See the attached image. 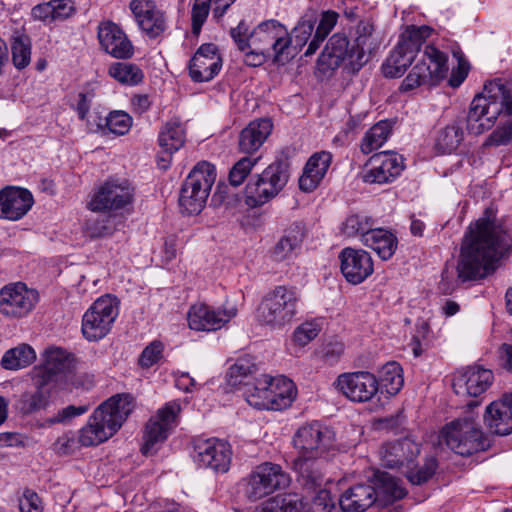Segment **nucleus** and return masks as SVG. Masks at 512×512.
<instances>
[{"mask_svg":"<svg viewBox=\"0 0 512 512\" xmlns=\"http://www.w3.org/2000/svg\"><path fill=\"white\" fill-rule=\"evenodd\" d=\"M509 234L486 210L465 233L457 263V282L478 281L494 273Z\"/></svg>","mask_w":512,"mask_h":512,"instance_id":"obj_1","label":"nucleus"},{"mask_svg":"<svg viewBox=\"0 0 512 512\" xmlns=\"http://www.w3.org/2000/svg\"><path fill=\"white\" fill-rule=\"evenodd\" d=\"M132 412L129 395H115L100 404L79 430L78 440L84 447L97 446L111 438Z\"/></svg>","mask_w":512,"mask_h":512,"instance_id":"obj_2","label":"nucleus"},{"mask_svg":"<svg viewBox=\"0 0 512 512\" xmlns=\"http://www.w3.org/2000/svg\"><path fill=\"white\" fill-rule=\"evenodd\" d=\"M505 112L512 115V91L501 80H492L484 85L470 105L467 129L475 135L489 130L497 117Z\"/></svg>","mask_w":512,"mask_h":512,"instance_id":"obj_3","label":"nucleus"},{"mask_svg":"<svg viewBox=\"0 0 512 512\" xmlns=\"http://www.w3.org/2000/svg\"><path fill=\"white\" fill-rule=\"evenodd\" d=\"M289 177L288 156L283 151L261 173L250 177L244 189L245 204L258 208L268 203L284 189Z\"/></svg>","mask_w":512,"mask_h":512,"instance_id":"obj_4","label":"nucleus"},{"mask_svg":"<svg viewBox=\"0 0 512 512\" xmlns=\"http://www.w3.org/2000/svg\"><path fill=\"white\" fill-rule=\"evenodd\" d=\"M297 395L294 382L284 376L262 375L245 392L248 404L259 410H283L291 406Z\"/></svg>","mask_w":512,"mask_h":512,"instance_id":"obj_5","label":"nucleus"},{"mask_svg":"<svg viewBox=\"0 0 512 512\" xmlns=\"http://www.w3.org/2000/svg\"><path fill=\"white\" fill-rule=\"evenodd\" d=\"M300 293L295 287L276 286L265 295L259 309V320L273 329L291 324L298 313Z\"/></svg>","mask_w":512,"mask_h":512,"instance_id":"obj_6","label":"nucleus"},{"mask_svg":"<svg viewBox=\"0 0 512 512\" xmlns=\"http://www.w3.org/2000/svg\"><path fill=\"white\" fill-rule=\"evenodd\" d=\"M216 180L215 166L207 161L197 163L184 180L179 194V207L183 214L196 215L205 207Z\"/></svg>","mask_w":512,"mask_h":512,"instance_id":"obj_7","label":"nucleus"},{"mask_svg":"<svg viewBox=\"0 0 512 512\" xmlns=\"http://www.w3.org/2000/svg\"><path fill=\"white\" fill-rule=\"evenodd\" d=\"M439 438L454 453L461 456H470L484 451L489 446L483 431L472 415L459 417L447 423L441 429Z\"/></svg>","mask_w":512,"mask_h":512,"instance_id":"obj_8","label":"nucleus"},{"mask_svg":"<svg viewBox=\"0 0 512 512\" xmlns=\"http://www.w3.org/2000/svg\"><path fill=\"white\" fill-rule=\"evenodd\" d=\"M432 32L433 29L427 25L408 26L400 35L396 47L382 65L384 76L387 78L402 76Z\"/></svg>","mask_w":512,"mask_h":512,"instance_id":"obj_9","label":"nucleus"},{"mask_svg":"<svg viewBox=\"0 0 512 512\" xmlns=\"http://www.w3.org/2000/svg\"><path fill=\"white\" fill-rule=\"evenodd\" d=\"M250 40L256 49L272 56V63L283 66L294 58L292 39L285 25L270 19L259 23L250 33Z\"/></svg>","mask_w":512,"mask_h":512,"instance_id":"obj_10","label":"nucleus"},{"mask_svg":"<svg viewBox=\"0 0 512 512\" xmlns=\"http://www.w3.org/2000/svg\"><path fill=\"white\" fill-rule=\"evenodd\" d=\"M448 56L434 45H425L420 59L402 81L399 90L408 92L428 85L436 86L448 74Z\"/></svg>","mask_w":512,"mask_h":512,"instance_id":"obj_11","label":"nucleus"},{"mask_svg":"<svg viewBox=\"0 0 512 512\" xmlns=\"http://www.w3.org/2000/svg\"><path fill=\"white\" fill-rule=\"evenodd\" d=\"M368 62L363 50H358L344 33L333 34L318 58V65L323 69L334 70L345 63L348 69L356 73Z\"/></svg>","mask_w":512,"mask_h":512,"instance_id":"obj_12","label":"nucleus"},{"mask_svg":"<svg viewBox=\"0 0 512 512\" xmlns=\"http://www.w3.org/2000/svg\"><path fill=\"white\" fill-rule=\"evenodd\" d=\"M289 484L290 476L279 464L264 462L244 478V494L250 501H257Z\"/></svg>","mask_w":512,"mask_h":512,"instance_id":"obj_13","label":"nucleus"},{"mask_svg":"<svg viewBox=\"0 0 512 512\" xmlns=\"http://www.w3.org/2000/svg\"><path fill=\"white\" fill-rule=\"evenodd\" d=\"M119 313L115 298L108 295L92 303L82 317L81 332L89 342L103 339L111 330Z\"/></svg>","mask_w":512,"mask_h":512,"instance_id":"obj_14","label":"nucleus"},{"mask_svg":"<svg viewBox=\"0 0 512 512\" xmlns=\"http://www.w3.org/2000/svg\"><path fill=\"white\" fill-rule=\"evenodd\" d=\"M135 190L126 179H108L93 194L88 209L93 212H116L134 202Z\"/></svg>","mask_w":512,"mask_h":512,"instance_id":"obj_15","label":"nucleus"},{"mask_svg":"<svg viewBox=\"0 0 512 512\" xmlns=\"http://www.w3.org/2000/svg\"><path fill=\"white\" fill-rule=\"evenodd\" d=\"M334 441V431L318 421L302 425L293 437V444L301 451V456L311 457H322L333 446Z\"/></svg>","mask_w":512,"mask_h":512,"instance_id":"obj_16","label":"nucleus"},{"mask_svg":"<svg viewBox=\"0 0 512 512\" xmlns=\"http://www.w3.org/2000/svg\"><path fill=\"white\" fill-rule=\"evenodd\" d=\"M194 461L217 473H226L231 464L232 450L228 442L217 438L196 439L193 442Z\"/></svg>","mask_w":512,"mask_h":512,"instance_id":"obj_17","label":"nucleus"},{"mask_svg":"<svg viewBox=\"0 0 512 512\" xmlns=\"http://www.w3.org/2000/svg\"><path fill=\"white\" fill-rule=\"evenodd\" d=\"M334 385L346 398L357 403L370 401L379 390L378 379L368 371L340 374Z\"/></svg>","mask_w":512,"mask_h":512,"instance_id":"obj_18","label":"nucleus"},{"mask_svg":"<svg viewBox=\"0 0 512 512\" xmlns=\"http://www.w3.org/2000/svg\"><path fill=\"white\" fill-rule=\"evenodd\" d=\"M179 411V404L169 402L163 408L159 409L154 417L150 418L145 427L143 436L144 444L141 448L142 454H152L155 450V446L167 439L168 433L175 424Z\"/></svg>","mask_w":512,"mask_h":512,"instance_id":"obj_19","label":"nucleus"},{"mask_svg":"<svg viewBox=\"0 0 512 512\" xmlns=\"http://www.w3.org/2000/svg\"><path fill=\"white\" fill-rule=\"evenodd\" d=\"M129 8L139 29L149 39L162 36L168 29L167 15L154 0H131Z\"/></svg>","mask_w":512,"mask_h":512,"instance_id":"obj_20","label":"nucleus"},{"mask_svg":"<svg viewBox=\"0 0 512 512\" xmlns=\"http://www.w3.org/2000/svg\"><path fill=\"white\" fill-rule=\"evenodd\" d=\"M37 300L38 294L24 283H10L0 290V313L15 318L26 316Z\"/></svg>","mask_w":512,"mask_h":512,"instance_id":"obj_21","label":"nucleus"},{"mask_svg":"<svg viewBox=\"0 0 512 512\" xmlns=\"http://www.w3.org/2000/svg\"><path fill=\"white\" fill-rule=\"evenodd\" d=\"M370 168L363 172L365 183L383 184L392 182L404 169V158L393 151H383L374 154L368 161Z\"/></svg>","mask_w":512,"mask_h":512,"instance_id":"obj_22","label":"nucleus"},{"mask_svg":"<svg viewBox=\"0 0 512 512\" xmlns=\"http://www.w3.org/2000/svg\"><path fill=\"white\" fill-rule=\"evenodd\" d=\"M237 314L234 306L215 309L204 303L190 307L187 320L190 329L195 331H215L222 328Z\"/></svg>","mask_w":512,"mask_h":512,"instance_id":"obj_23","label":"nucleus"},{"mask_svg":"<svg viewBox=\"0 0 512 512\" xmlns=\"http://www.w3.org/2000/svg\"><path fill=\"white\" fill-rule=\"evenodd\" d=\"M222 68V58L213 43L202 44L189 61V76L194 82L212 80Z\"/></svg>","mask_w":512,"mask_h":512,"instance_id":"obj_24","label":"nucleus"},{"mask_svg":"<svg viewBox=\"0 0 512 512\" xmlns=\"http://www.w3.org/2000/svg\"><path fill=\"white\" fill-rule=\"evenodd\" d=\"M97 37L101 48L116 59H129L134 54V46L122 28L112 21L98 25Z\"/></svg>","mask_w":512,"mask_h":512,"instance_id":"obj_25","label":"nucleus"},{"mask_svg":"<svg viewBox=\"0 0 512 512\" xmlns=\"http://www.w3.org/2000/svg\"><path fill=\"white\" fill-rule=\"evenodd\" d=\"M340 269L351 284H360L373 273V261L370 254L362 249L344 248L339 255Z\"/></svg>","mask_w":512,"mask_h":512,"instance_id":"obj_26","label":"nucleus"},{"mask_svg":"<svg viewBox=\"0 0 512 512\" xmlns=\"http://www.w3.org/2000/svg\"><path fill=\"white\" fill-rule=\"evenodd\" d=\"M34 203L31 192L20 187H6L0 191V218L17 221L23 218Z\"/></svg>","mask_w":512,"mask_h":512,"instance_id":"obj_27","label":"nucleus"},{"mask_svg":"<svg viewBox=\"0 0 512 512\" xmlns=\"http://www.w3.org/2000/svg\"><path fill=\"white\" fill-rule=\"evenodd\" d=\"M493 373L479 366L465 368L453 381V389L457 395L477 397L491 385Z\"/></svg>","mask_w":512,"mask_h":512,"instance_id":"obj_28","label":"nucleus"},{"mask_svg":"<svg viewBox=\"0 0 512 512\" xmlns=\"http://www.w3.org/2000/svg\"><path fill=\"white\" fill-rule=\"evenodd\" d=\"M420 454V445L406 437L383 447L382 462L388 468H409Z\"/></svg>","mask_w":512,"mask_h":512,"instance_id":"obj_29","label":"nucleus"},{"mask_svg":"<svg viewBox=\"0 0 512 512\" xmlns=\"http://www.w3.org/2000/svg\"><path fill=\"white\" fill-rule=\"evenodd\" d=\"M332 162V154L320 151L312 154L306 162L299 178V188L303 192L314 191L325 177Z\"/></svg>","mask_w":512,"mask_h":512,"instance_id":"obj_30","label":"nucleus"},{"mask_svg":"<svg viewBox=\"0 0 512 512\" xmlns=\"http://www.w3.org/2000/svg\"><path fill=\"white\" fill-rule=\"evenodd\" d=\"M377 505V491L371 484H357L348 488L339 498L343 512H364Z\"/></svg>","mask_w":512,"mask_h":512,"instance_id":"obj_31","label":"nucleus"},{"mask_svg":"<svg viewBox=\"0 0 512 512\" xmlns=\"http://www.w3.org/2000/svg\"><path fill=\"white\" fill-rule=\"evenodd\" d=\"M273 124L270 119L262 118L251 121L239 134V150L252 154L259 150L271 134Z\"/></svg>","mask_w":512,"mask_h":512,"instance_id":"obj_32","label":"nucleus"},{"mask_svg":"<svg viewBox=\"0 0 512 512\" xmlns=\"http://www.w3.org/2000/svg\"><path fill=\"white\" fill-rule=\"evenodd\" d=\"M377 491V506L386 507L406 495L398 480L387 472L378 471L374 475L373 485Z\"/></svg>","mask_w":512,"mask_h":512,"instance_id":"obj_33","label":"nucleus"},{"mask_svg":"<svg viewBox=\"0 0 512 512\" xmlns=\"http://www.w3.org/2000/svg\"><path fill=\"white\" fill-rule=\"evenodd\" d=\"M363 244L375 251L382 260H389L397 249L398 240L386 229L373 228L364 236Z\"/></svg>","mask_w":512,"mask_h":512,"instance_id":"obj_34","label":"nucleus"},{"mask_svg":"<svg viewBox=\"0 0 512 512\" xmlns=\"http://www.w3.org/2000/svg\"><path fill=\"white\" fill-rule=\"evenodd\" d=\"M212 0H195L191 10V29L194 35H199L202 26L207 20L210 12V5ZM236 0H215V8L213 15L215 18H221L226 13L227 9Z\"/></svg>","mask_w":512,"mask_h":512,"instance_id":"obj_35","label":"nucleus"},{"mask_svg":"<svg viewBox=\"0 0 512 512\" xmlns=\"http://www.w3.org/2000/svg\"><path fill=\"white\" fill-rule=\"evenodd\" d=\"M484 422L488 430L498 436L512 433V411L501 403H491L484 414Z\"/></svg>","mask_w":512,"mask_h":512,"instance_id":"obj_36","label":"nucleus"},{"mask_svg":"<svg viewBox=\"0 0 512 512\" xmlns=\"http://www.w3.org/2000/svg\"><path fill=\"white\" fill-rule=\"evenodd\" d=\"M185 141L186 131L179 119L166 122L158 135L159 146L167 153L168 157L182 148Z\"/></svg>","mask_w":512,"mask_h":512,"instance_id":"obj_37","label":"nucleus"},{"mask_svg":"<svg viewBox=\"0 0 512 512\" xmlns=\"http://www.w3.org/2000/svg\"><path fill=\"white\" fill-rule=\"evenodd\" d=\"M304 236L305 226L302 222L290 224L274 247L273 254L276 260L281 261L288 258L301 245Z\"/></svg>","mask_w":512,"mask_h":512,"instance_id":"obj_38","label":"nucleus"},{"mask_svg":"<svg viewBox=\"0 0 512 512\" xmlns=\"http://www.w3.org/2000/svg\"><path fill=\"white\" fill-rule=\"evenodd\" d=\"M320 458L301 456L294 463L303 484L309 488L319 487L323 482V461Z\"/></svg>","mask_w":512,"mask_h":512,"instance_id":"obj_39","label":"nucleus"},{"mask_svg":"<svg viewBox=\"0 0 512 512\" xmlns=\"http://www.w3.org/2000/svg\"><path fill=\"white\" fill-rule=\"evenodd\" d=\"M51 402L52 395L50 392L35 387L34 391H26L21 394L16 403V408L23 415H31L46 410Z\"/></svg>","mask_w":512,"mask_h":512,"instance_id":"obj_40","label":"nucleus"},{"mask_svg":"<svg viewBox=\"0 0 512 512\" xmlns=\"http://www.w3.org/2000/svg\"><path fill=\"white\" fill-rule=\"evenodd\" d=\"M257 370L258 366L253 356H241L228 370V383L232 387H237L240 385L250 386V382L248 379L253 377Z\"/></svg>","mask_w":512,"mask_h":512,"instance_id":"obj_41","label":"nucleus"},{"mask_svg":"<svg viewBox=\"0 0 512 512\" xmlns=\"http://www.w3.org/2000/svg\"><path fill=\"white\" fill-rule=\"evenodd\" d=\"M393 122L381 120L374 124L364 135L361 141V151L369 154L380 148L389 138L393 129Z\"/></svg>","mask_w":512,"mask_h":512,"instance_id":"obj_42","label":"nucleus"},{"mask_svg":"<svg viewBox=\"0 0 512 512\" xmlns=\"http://www.w3.org/2000/svg\"><path fill=\"white\" fill-rule=\"evenodd\" d=\"M36 359L34 349L28 344H21L7 350L1 359V366L7 370H19L29 366Z\"/></svg>","mask_w":512,"mask_h":512,"instance_id":"obj_43","label":"nucleus"},{"mask_svg":"<svg viewBox=\"0 0 512 512\" xmlns=\"http://www.w3.org/2000/svg\"><path fill=\"white\" fill-rule=\"evenodd\" d=\"M108 74L123 85L135 86L143 81L141 68L130 62H115L108 68Z\"/></svg>","mask_w":512,"mask_h":512,"instance_id":"obj_44","label":"nucleus"},{"mask_svg":"<svg viewBox=\"0 0 512 512\" xmlns=\"http://www.w3.org/2000/svg\"><path fill=\"white\" fill-rule=\"evenodd\" d=\"M402 372V367L397 362L386 363L379 372V387L389 395H396L404 384Z\"/></svg>","mask_w":512,"mask_h":512,"instance_id":"obj_45","label":"nucleus"},{"mask_svg":"<svg viewBox=\"0 0 512 512\" xmlns=\"http://www.w3.org/2000/svg\"><path fill=\"white\" fill-rule=\"evenodd\" d=\"M12 62L14 66L22 70L31 62V39L25 33L16 31L10 42Z\"/></svg>","mask_w":512,"mask_h":512,"instance_id":"obj_46","label":"nucleus"},{"mask_svg":"<svg viewBox=\"0 0 512 512\" xmlns=\"http://www.w3.org/2000/svg\"><path fill=\"white\" fill-rule=\"evenodd\" d=\"M337 20L338 14L334 11L329 10L322 13L318 26L315 30V34L304 53L306 57L313 55L318 50L320 44L326 39L328 34L336 25Z\"/></svg>","mask_w":512,"mask_h":512,"instance_id":"obj_47","label":"nucleus"},{"mask_svg":"<svg viewBox=\"0 0 512 512\" xmlns=\"http://www.w3.org/2000/svg\"><path fill=\"white\" fill-rule=\"evenodd\" d=\"M464 133L456 124L447 125L438 132L435 140L436 149L445 154L455 151L463 141Z\"/></svg>","mask_w":512,"mask_h":512,"instance_id":"obj_48","label":"nucleus"},{"mask_svg":"<svg viewBox=\"0 0 512 512\" xmlns=\"http://www.w3.org/2000/svg\"><path fill=\"white\" fill-rule=\"evenodd\" d=\"M375 225V220L365 214H352L343 222L341 231L347 237L361 236L363 242L366 233H369Z\"/></svg>","mask_w":512,"mask_h":512,"instance_id":"obj_49","label":"nucleus"},{"mask_svg":"<svg viewBox=\"0 0 512 512\" xmlns=\"http://www.w3.org/2000/svg\"><path fill=\"white\" fill-rule=\"evenodd\" d=\"M438 461L434 456L426 457L422 466L418 467L414 462L407 468L406 476L415 485L426 483L435 474Z\"/></svg>","mask_w":512,"mask_h":512,"instance_id":"obj_50","label":"nucleus"},{"mask_svg":"<svg viewBox=\"0 0 512 512\" xmlns=\"http://www.w3.org/2000/svg\"><path fill=\"white\" fill-rule=\"evenodd\" d=\"M374 26L369 21H359L356 26V38L354 44L358 50H363L368 56L377 48V41L373 36Z\"/></svg>","mask_w":512,"mask_h":512,"instance_id":"obj_51","label":"nucleus"},{"mask_svg":"<svg viewBox=\"0 0 512 512\" xmlns=\"http://www.w3.org/2000/svg\"><path fill=\"white\" fill-rule=\"evenodd\" d=\"M63 379V377L50 369L44 363L34 369L33 381L35 387L46 390L53 395L57 384Z\"/></svg>","mask_w":512,"mask_h":512,"instance_id":"obj_52","label":"nucleus"},{"mask_svg":"<svg viewBox=\"0 0 512 512\" xmlns=\"http://www.w3.org/2000/svg\"><path fill=\"white\" fill-rule=\"evenodd\" d=\"M315 23L316 18L314 16H304L292 30L290 37L292 42L294 41V47L292 46L294 55L296 54V51L300 50L311 37Z\"/></svg>","mask_w":512,"mask_h":512,"instance_id":"obj_53","label":"nucleus"},{"mask_svg":"<svg viewBox=\"0 0 512 512\" xmlns=\"http://www.w3.org/2000/svg\"><path fill=\"white\" fill-rule=\"evenodd\" d=\"M259 158L242 157L230 169L228 180L229 183L238 187L244 183L250 175L253 167L257 164Z\"/></svg>","mask_w":512,"mask_h":512,"instance_id":"obj_54","label":"nucleus"},{"mask_svg":"<svg viewBox=\"0 0 512 512\" xmlns=\"http://www.w3.org/2000/svg\"><path fill=\"white\" fill-rule=\"evenodd\" d=\"M44 364L64 378L70 368V354L62 348L50 349L46 352Z\"/></svg>","mask_w":512,"mask_h":512,"instance_id":"obj_55","label":"nucleus"},{"mask_svg":"<svg viewBox=\"0 0 512 512\" xmlns=\"http://www.w3.org/2000/svg\"><path fill=\"white\" fill-rule=\"evenodd\" d=\"M132 117L121 110L111 111L106 116L107 129L115 135H125L132 126Z\"/></svg>","mask_w":512,"mask_h":512,"instance_id":"obj_56","label":"nucleus"},{"mask_svg":"<svg viewBox=\"0 0 512 512\" xmlns=\"http://www.w3.org/2000/svg\"><path fill=\"white\" fill-rule=\"evenodd\" d=\"M88 409L89 407L87 405H68L67 407L59 410L55 416L47 418L44 423L39 425V427H50L58 423L66 424L73 418L85 414Z\"/></svg>","mask_w":512,"mask_h":512,"instance_id":"obj_57","label":"nucleus"},{"mask_svg":"<svg viewBox=\"0 0 512 512\" xmlns=\"http://www.w3.org/2000/svg\"><path fill=\"white\" fill-rule=\"evenodd\" d=\"M453 56L457 59L458 64L457 67L452 69L448 84L453 88H457L467 78L470 65L460 50L453 51Z\"/></svg>","mask_w":512,"mask_h":512,"instance_id":"obj_58","label":"nucleus"},{"mask_svg":"<svg viewBox=\"0 0 512 512\" xmlns=\"http://www.w3.org/2000/svg\"><path fill=\"white\" fill-rule=\"evenodd\" d=\"M430 333V326L426 320L420 319L415 325V333L412 337L410 346L415 357L423 353L422 344L427 340Z\"/></svg>","mask_w":512,"mask_h":512,"instance_id":"obj_59","label":"nucleus"},{"mask_svg":"<svg viewBox=\"0 0 512 512\" xmlns=\"http://www.w3.org/2000/svg\"><path fill=\"white\" fill-rule=\"evenodd\" d=\"M320 328L314 322H305L298 326L293 333V340L300 346H305L319 334Z\"/></svg>","mask_w":512,"mask_h":512,"instance_id":"obj_60","label":"nucleus"},{"mask_svg":"<svg viewBox=\"0 0 512 512\" xmlns=\"http://www.w3.org/2000/svg\"><path fill=\"white\" fill-rule=\"evenodd\" d=\"M163 353V344L160 341H153L144 348L140 357L139 365L143 368H150L156 364Z\"/></svg>","mask_w":512,"mask_h":512,"instance_id":"obj_61","label":"nucleus"},{"mask_svg":"<svg viewBox=\"0 0 512 512\" xmlns=\"http://www.w3.org/2000/svg\"><path fill=\"white\" fill-rule=\"evenodd\" d=\"M250 33L249 26L244 20H241L236 27L230 29V36L240 51H246L248 46L252 44Z\"/></svg>","mask_w":512,"mask_h":512,"instance_id":"obj_62","label":"nucleus"},{"mask_svg":"<svg viewBox=\"0 0 512 512\" xmlns=\"http://www.w3.org/2000/svg\"><path fill=\"white\" fill-rule=\"evenodd\" d=\"M19 509L21 512H42V501L36 492L26 488L19 499Z\"/></svg>","mask_w":512,"mask_h":512,"instance_id":"obj_63","label":"nucleus"},{"mask_svg":"<svg viewBox=\"0 0 512 512\" xmlns=\"http://www.w3.org/2000/svg\"><path fill=\"white\" fill-rule=\"evenodd\" d=\"M335 503L331 494L326 489H320L313 497L311 504L312 512H331L334 509Z\"/></svg>","mask_w":512,"mask_h":512,"instance_id":"obj_64","label":"nucleus"}]
</instances>
